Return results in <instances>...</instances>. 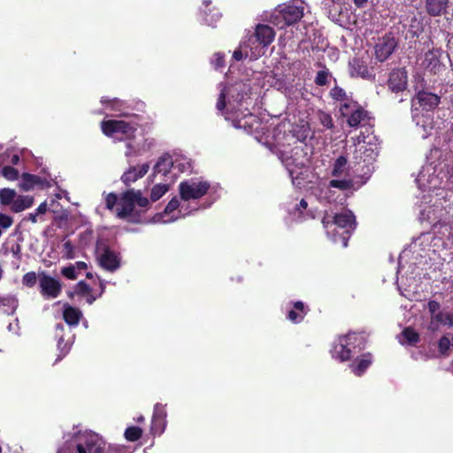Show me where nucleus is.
Here are the masks:
<instances>
[{"instance_id":"obj_1","label":"nucleus","mask_w":453,"mask_h":453,"mask_svg":"<svg viewBox=\"0 0 453 453\" xmlns=\"http://www.w3.org/2000/svg\"><path fill=\"white\" fill-rule=\"evenodd\" d=\"M220 92L217 101L216 108L220 111L226 120H231L236 128H245L251 122L246 120L247 118L253 119L254 116L246 107L244 111L241 109L242 104H248L245 98L246 85L238 82L229 87L220 85Z\"/></svg>"},{"instance_id":"obj_2","label":"nucleus","mask_w":453,"mask_h":453,"mask_svg":"<svg viewBox=\"0 0 453 453\" xmlns=\"http://www.w3.org/2000/svg\"><path fill=\"white\" fill-rule=\"evenodd\" d=\"M285 126L279 125L273 130V144L279 148V157L285 165L289 172V175L294 179L296 173L295 168H302L305 165L303 150L300 147H295L290 150L285 148L286 142L290 145L291 142L296 139L299 142H303L310 134V127L308 124H303L293 129V134H286L284 129Z\"/></svg>"},{"instance_id":"obj_3","label":"nucleus","mask_w":453,"mask_h":453,"mask_svg":"<svg viewBox=\"0 0 453 453\" xmlns=\"http://www.w3.org/2000/svg\"><path fill=\"white\" fill-rule=\"evenodd\" d=\"M322 224L333 242H341L342 247H347L349 237L356 227L355 216L350 211L344 210L334 215L326 212Z\"/></svg>"},{"instance_id":"obj_4","label":"nucleus","mask_w":453,"mask_h":453,"mask_svg":"<svg viewBox=\"0 0 453 453\" xmlns=\"http://www.w3.org/2000/svg\"><path fill=\"white\" fill-rule=\"evenodd\" d=\"M365 348V341L362 335L355 333L348 334L340 338L331 350L332 357L341 362L350 360L352 354Z\"/></svg>"},{"instance_id":"obj_5","label":"nucleus","mask_w":453,"mask_h":453,"mask_svg":"<svg viewBox=\"0 0 453 453\" xmlns=\"http://www.w3.org/2000/svg\"><path fill=\"white\" fill-rule=\"evenodd\" d=\"M142 208L149 206L150 202L143 196L140 190L130 189L124 192L119 199L117 207V216L119 219H126L133 214L134 205Z\"/></svg>"},{"instance_id":"obj_6","label":"nucleus","mask_w":453,"mask_h":453,"mask_svg":"<svg viewBox=\"0 0 453 453\" xmlns=\"http://www.w3.org/2000/svg\"><path fill=\"white\" fill-rule=\"evenodd\" d=\"M103 133L116 140H130L134 137L137 127L124 120H105L101 123Z\"/></svg>"},{"instance_id":"obj_7","label":"nucleus","mask_w":453,"mask_h":453,"mask_svg":"<svg viewBox=\"0 0 453 453\" xmlns=\"http://www.w3.org/2000/svg\"><path fill=\"white\" fill-rule=\"evenodd\" d=\"M333 180L329 181V188H335L340 190H348L353 187V180L347 166V159L339 157L332 170Z\"/></svg>"},{"instance_id":"obj_8","label":"nucleus","mask_w":453,"mask_h":453,"mask_svg":"<svg viewBox=\"0 0 453 453\" xmlns=\"http://www.w3.org/2000/svg\"><path fill=\"white\" fill-rule=\"evenodd\" d=\"M303 15V6L301 2L293 1L279 6L275 18L279 20L277 25L280 27L297 22Z\"/></svg>"},{"instance_id":"obj_9","label":"nucleus","mask_w":453,"mask_h":453,"mask_svg":"<svg viewBox=\"0 0 453 453\" xmlns=\"http://www.w3.org/2000/svg\"><path fill=\"white\" fill-rule=\"evenodd\" d=\"M339 110L342 116L347 119V122L351 127L365 125L369 119L367 111L355 101L339 105Z\"/></svg>"},{"instance_id":"obj_10","label":"nucleus","mask_w":453,"mask_h":453,"mask_svg":"<svg viewBox=\"0 0 453 453\" xmlns=\"http://www.w3.org/2000/svg\"><path fill=\"white\" fill-rule=\"evenodd\" d=\"M210 188V184L204 180H189L180 182L179 186L180 195L182 200L199 199L204 196Z\"/></svg>"},{"instance_id":"obj_11","label":"nucleus","mask_w":453,"mask_h":453,"mask_svg":"<svg viewBox=\"0 0 453 453\" xmlns=\"http://www.w3.org/2000/svg\"><path fill=\"white\" fill-rule=\"evenodd\" d=\"M104 285H75L73 291L68 292V296L77 301L85 299L88 303L91 304L104 291Z\"/></svg>"},{"instance_id":"obj_12","label":"nucleus","mask_w":453,"mask_h":453,"mask_svg":"<svg viewBox=\"0 0 453 453\" xmlns=\"http://www.w3.org/2000/svg\"><path fill=\"white\" fill-rule=\"evenodd\" d=\"M78 453H105L104 443L96 434L86 433L79 438Z\"/></svg>"},{"instance_id":"obj_13","label":"nucleus","mask_w":453,"mask_h":453,"mask_svg":"<svg viewBox=\"0 0 453 453\" xmlns=\"http://www.w3.org/2000/svg\"><path fill=\"white\" fill-rule=\"evenodd\" d=\"M397 43L398 39L393 32H389L381 38H379L374 46L376 58L380 62L388 59L395 50Z\"/></svg>"},{"instance_id":"obj_14","label":"nucleus","mask_w":453,"mask_h":453,"mask_svg":"<svg viewBox=\"0 0 453 453\" xmlns=\"http://www.w3.org/2000/svg\"><path fill=\"white\" fill-rule=\"evenodd\" d=\"M411 253H418L417 244L414 243L411 245V250H403L399 256V267L397 271V275H402V279L403 276H406V280H420L422 278L420 277L419 272H415V268L410 271L411 265L408 264V260L410 259Z\"/></svg>"},{"instance_id":"obj_15","label":"nucleus","mask_w":453,"mask_h":453,"mask_svg":"<svg viewBox=\"0 0 453 453\" xmlns=\"http://www.w3.org/2000/svg\"><path fill=\"white\" fill-rule=\"evenodd\" d=\"M434 173L435 171L431 165L422 167L416 179V182L420 189L432 191L440 186L441 180Z\"/></svg>"},{"instance_id":"obj_16","label":"nucleus","mask_w":453,"mask_h":453,"mask_svg":"<svg viewBox=\"0 0 453 453\" xmlns=\"http://www.w3.org/2000/svg\"><path fill=\"white\" fill-rule=\"evenodd\" d=\"M412 119L418 129L417 132L421 138L426 139L434 129L433 118L429 113L419 112L418 108L412 109Z\"/></svg>"},{"instance_id":"obj_17","label":"nucleus","mask_w":453,"mask_h":453,"mask_svg":"<svg viewBox=\"0 0 453 453\" xmlns=\"http://www.w3.org/2000/svg\"><path fill=\"white\" fill-rule=\"evenodd\" d=\"M173 157L169 154H165L160 157L153 168L154 177L157 178L159 174L164 176L165 180H170L171 176H174V180L177 178V173H173Z\"/></svg>"},{"instance_id":"obj_18","label":"nucleus","mask_w":453,"mask_h":453,"mask_svg":"<svg viewBox=\"0 0 453 453\" xmlns=\"http://www.w3.org/2000/svg\"><path fill=\"white\" fill-rule=\"evenodd\" d=\"M97 260L99 265L107 271H114L119 266V257L109 248H97Z\"/></svg>"},{"instance_id":"obj_19","label":"nucleus","mask_w":453,"mask_h":453,"mask_svg":"<svg viewBox=\"0 0 453 453\" xmlns=\"http://www.w3.org/2000/svg\"><path fill=\"white\" fill-rule=\"evenodd\" d=\"M166 411L165 405L157 403L154 406L150 430L154 435H160L166 426Z\"/></svg>"},{"instance_id":"obj_20","label":"nucleus","mask_w":453,"mask_h":453,"mask_svg":"<svg viewBox=\"0 0 453 453\" xmlns=\"http://www.w3.org/2000/svg\"><path fill=\"white\" fill-rule=\"evenodd\" d=\"M63 275L70 280H78V283H84L83 279L80 277L86 275L87 278L91 279V273L87 272V264L84 262H77L75 265H72L62 269Z\"/></svg>"},{"instance_id":"obj_21","label":"nucleus","mask_w":453,"mask_h":453,"mask_svg":"<svg viewBox=\"0 0 453 453\" xmlns=\"http://www.w3.org/2000/svg\"><path fill=\"white\" fill-rule=\"evenodd\" d=\"M420 65L431 73H439L442 65L440 62V52L437 50H428L422 58H420Z\"/></svg>"},{"instance_id":"obj_22","label":"nucleus","mask_w":453,"mask_h":453,"mask_svg":"<svg viewBox=\"0 0 453 453\" xmlns=\"http://www.w3.org/2000/svg\"><path fill=\"white\" fill-rule=\"evenodd\" d=\"M440 103V98L438 96L433 93L420 91L418 92L414 99L412 100V109L417 108L416 104H418L420 107H423L426 111L436 107Z\"/></svg>"},{"instance_id":"obj_23","label":"nucleus","mask_w":453,"mask_h":453,"mask_svg":"<svg viewBox=\"0 0 453 453\" xmlns=\"http://www.w3.org/2000/svg\"><path fill=\"white\" fill-rule=\"evenodd\" d=\"M150 165L145 163L137 166H131L121 176V180L126 185H130L142 178L149 171Z\"/></svg>"},{"instance_id":"obj_24","label":"nucleus","mask_w":453,"mask_h":453,"mask_svg":"<svg viewBox=\"0 0 453 453\" xmlns=\"http://www.w3.org/2000/svg\"><path fill=\"white\" fill-rule=\"evenodd\" d=\"M407 85V72L404 69H396L391 72L388 87L392 91L399 92L405 89Z\"/></svg>"},{"instance_id":"obj_25","label":"nucleus","mask_w":453,"mask_h":453,"mask_svg":"<svg viewBox=\"0 0 453 453\" xmlns=\"http://www.w3.org/2000/svg\"><path fill=\"white\" fill-rule=\"evenodd\" d=\"M372 363V355L366 352L356 358L349 365L352 372L356 376H362Z\"/></svg>"},{"instance_id":"obj_26","label":"nucleus","mask_w":453,"mask_h":453,"mask_svg":"<svg viewBox=\"0 0 453 453\" xmlns=\"http://www.w3.org/2000/svg\"><path fill=\"white\" fill-rule=\"evenodd\" d=\"M309 311L310 309L308 306H305L303 302H293L292 309L288 311L287 319L292 323L298 324L303 320L304 317L308 314Z\"/></svg>"},{"instance_id":"obj_27","label":"nucleus","mask_w":453,"mask_h":453,"mask_svg":"<svg viewBox=\"0 0 453 453\" xmlns=\"http://www.w3.org/2000/svg\"><path fill=\"white\" fill-rule=\"evenodd\" d=\"M242 42L246 44L251 60L257 59L264 55L267 48L260 41H254L253 35H250L246 40L242 41Z\"/></svg>"},{"instance_id":"obj_28","label":"nucleus","mask_w":453,"mask_h":453,"mask_svg":"<svg viewBox=\"0 0 453 453\" xmlns=\"http://www.w3.org/2000/svg\"><path fill=\"white\" fill-rule=\"evenodd\" d=\"M254 41H260L265 46L268 47L274 39V31L267 25H258L255 33L252 35Z\"/></svg>"},{"instance_id":"obj_29","label":"nucleus","mask_w":453,"mask_h":453,"mask_svg":"<svg viewBox=\"0 0 453 453\" xmlns=\"http://www.w3.org/2000/svg\"><path fill=\"white\" fill-rule=\"evenodd\" d=\"M81 317L82 313L80 309L73 307L68 303L64 304L63 319L67 325L71 326H77Z\"/></svg>"},{"instance_id":"obj_30","label":"nucleus","mask_w":453,"mask_h":453,"mask_svg":"<svg viewBox=\"0 0 453 453\" xmlns=\"http://www.w3.org/2000/svg\"><path fill=\"white\" fill-rule=\"evenodd\" d=\"M449 0H426V10L431 16H441L446 12Z\"/></svg>"},{"instance_id":"obj_31","label":"nucleus","mask_w":453,"mask_h":453,"mask_svg":"<svg viewBox=\"0 0 453 453\" xmlns=\"http://www.w3.org/2000/svg\"><path fill=\"white\" fill-rule=\"evenodd\" d=\"M174 183V176L170 177V180H165L153 186L150 192V200L156 202L159 200Z\"/></svg>"},{"instance_id":"obj_32","label":"nucleus","mask_w":453,"mask_h":453,"mask_svg":"<svg viewBox=\"0 0 453 453\" xmlns=\"http://www.w3.org/2000/svg\"><path fill=\"white\" fill-rule=\"evenodd\" d=\"M348 0H324L323 1V5L326 9L328 10V15L329 17L333 19V20H335L337 19V11H335L334 12H333L332 10V7L334 4H344L347 3ZM354 4H356L357 7L358 8H361V7H365L368 2V0H353Z\"/></svg>"},{"instance_id":"obj_33","label":"nucleus","mask_w":453,"mask_h":453,"mask_svg":"<svg viewBox=\"0 0 453 453\" xmlns=\"http://www.w3.org/2000/svg\"><path fill=\"white\" fill-rule=\"evenodd\" d=\"M349 73L351 76L367 78L369 72L366 65L359 59L354 58L349 63Z\"/></svg>"},{"instance_id":"obj_34","label":"nucleus","mask_w":453,"mask_h":453,"mask_svg":"<svg viewBox=\"0 0 453 453\" xmlns=\"http://www.w3.org/2000/svg\"><path fill=\"white\" fill-rule=\"evenodd\" d=\"M356 153L360 154L359 156L358 155L356 156V159H358V158L360 160L363 159L365 162L369 161V159H372L373 155H374V151H373V149L372 148V146H369L364 141L361 142L360 140L358 141V143L357 144Z\"/></svg>"},{"instance_id":"obj_35","label":"nucleus","mask_w":453,"mask_h":453,"mask_svg":"<svg viewBox=\"0 0 453 453\" xmlns=\"http://www.w3.org/2000/svg\"><path fill=\"white\" fill-rule=\"evenodd\" d=\"M33 203V197L29 196H19L14 198V201L12 203V210L15 212H19L27 208H30Z\"/></svg>"},{"instance_id":"obj_36","label":"nucleus","mask_w":453,"mask_h":453,"mask_svg":"<svg viewBox=\"0 0 453 453\" xmlns=\"http://www.w3.org/2000/svg\"><path fill=\"white\" fill-rule=\"evenodd\" d=\"M172 157L173 173H177L178 174L190 169L189 160L186 157L178 154L172 155Z\"/></svg>"},{"instance_id":"obj_37","label":"nucleus","mask_w":453,"mask_h":453,"mask_svg":"<svg viewBox=\"0 0 453 453\" xmlns=\"http://www.w3.org/2000/svg\"><path fill=\"white\" fill-rule=\"evenodd\" d=\"M441 205L437 204V199L433 206L424 207L420 211V218L423 220L434 221L439 218L438 212L441 211Z\"/></svg>"},{"instance_id":"obj_38","label":"nucleus","mask_w":453,"mask_h":453,"mask_svg":"<svg viewBox=\"0 0 453 453\" xmlns=\"http://www.w3.org/2000/svg\"><path fill=\"white\" fill-rule=\"evenodd\" d=\"M330 96L334 101L339 102L340 105L341 104H345L348 102H354L351 98H349V96H348L346 91L343 88H342L341 87H339V86H334L330 90Z\"/></svg>"},{"instance_id":"obj_39","label":"nucleus","mask_w":453,"mask_h":453,"mask_svg":"<svg viewBox=\"0 0 453 453\" xmlns=\"http://www.w3.org/2000/svg\"><path fill=\"white\" fill-rule=\"evenodd\" d=\"M41 294L46 299L55 298L61 292V285H40Z\"/></svg>"},{"instance_id":"obj_40","label":"nucleus","mask_w":453,"mask_h":453,"mask_svg":"<svg viewBox=\"0 0 453 453\" xmlns=\"http://www.w3.org/2000/svg\"><path fill=\"white\" fill-rule=\"evenodd\" d=\"M402 335L407 344L416 346L420 340L419 334L411 326L405 327L402 331Z\"/></svg>"},{"instance_id":"obj_41","label":"nucleus","mask_w":453,"mask_h":453,"mask_svg":"<svg viewBox=\"0 0 453 453\" xmlns=\"http://www.w3.org/2000/svg\"><path fill=\"white\" fill-rule=\"evenodd\" d=\"M143 431L141 427L132 426L126 428L124 436L127 441H136L142 436Z\"/></svg>"},{"instance_id":"obj_42","label":"nucleus","mask_w":453,"mask_h":453,"mask_svg":"<svg viewBox=\"0 0 453 453\" xmlns=\"http://www.w3.org/2000/svg\"><path fill=\"white\" fill-rule=\"evenodd\" d=\"M15 197H16V192L14 189H11V188L0 189V203L2 204L8 205L10 203H12Z\"/></svg>"},{"instance_id":"obj_43","label":"nucleus","mask_w":453,"mask_h":453,"mask_svg":"<svg viewBox=\"0 0 453 453\" xmlns=\"http://www.w3.org/2000/svg\"><path fill=\"white\" fill-rule=\"evenodd\" d=\"M331 79H333L332 73L327 69H324L317 73L314 81L318 86H324L327 84Z\"/></svg>"},{"instance_id":"obj_44","label":"nucleus","mask_w":453,"mask_h":453,"mask_svg":"<svg viewBox=\"0 0 453 453\" xmlns=\"http://www.w3.org/2000/svg\"><path fill=\"white\" fill-rule=\"evenodd\" d=\"M435 320L441 325L452 326H453V315L450 313H444L441 311H438L435 315H434Z\"/></svg>"},{"instance_id":"obj_45","label":"nucleus","mask_w":453,"mask_h":453,"mask_svg":"<svg viewBox=\"0 0 453 453\" xmlns=\"http://www.w3.org/2000/svg\"><path fill=\"white\" fill-rule=\"evenodd\" d=\"M317 118L319 123L326 128L331 129L334 127V122L331 115L327 112L319 111L317 113Z\"/></svg>"},{"instance_id":"obj_46","label":"nucleus","mask_w":453,"mask_h":453,"mask_svg":"<svg viewBox=\"0 0 453 453\" xmlns=\"http://www.w3.org/2000/svg\"><path fill=\"white\" fill-rule=\"evenodd\" d=\"M244 58H250L249 50H247L246 44H243L242 42L240 43V46L237 50H235L233 53V58L235 61H240L243 59Z\"/></svg>"},{"instance_id":"obj_47","label":"nucleus","mask_w":453,"mask_h":453,"mask_svg":"<svg viewBox=\"0 0 453 453\" xmlns=\"http://www.w3.org/2000/svg\"><path fill=\"white\" fill-rule=\"evenodd\" d=\"M35 176L29 174V173H24L22 176V181L20 183V187L24 190H29L33 185L35 182Z\"/></svg>"},{"instance_id":"obj_48","label":"nucleus","mask_w":453,"mask_h":453,"mask_svg":"<svg viewBox=\"0 0 453 453\" xmlns=\"http://www.w3.org/2000/svg\"><path fill=\"white\" fill-rule=\"evenodd\" d=\"M2 174L8 180H15L19 177V172L12 166H4Z\"/></svg>"},{"instance_id":"obj_49","label":"nucleus","mask_w":453,"mask_h":453,"mask_svg":"<svg viewBox=\"0 0 453 453\" xmlns=\"http://www.w3.org/2000/svg\"><path fill=\"white\" fill-rule=\"evenodd\" d=\"M450 341L447 336H442L438 342V349L441 355H447L449 349Z\"/></svg>"},{"instance_id":"obj_50","label":"nucleus","mask_w":453,"mask_h":453,"mask_svg":"<svg viewBox=\"0 0 453 453\" xmlns=\"http://www.w3.org/2000/svg\"><path fill=\"white\" fill-rule=\"evenodd\" d=\"M180 206V202L179 200L174 197L173 198L169 203L168 204L166 205L165 209V212H164V216L163 217H166L168 215H170L172 212H173L176 209H178Z\"/></svg>"},{"instance_id":"obj_51","label":"nucleus","mask_w":453,"mask_h":453,"mask_svg":"<svg viewBox=\"0 0 453 453\" xmlns=\"http://www.w3.org/2000/svg\"><path fill=\"white\" fill-rule=\"evenodd\" d=\"M118 198L114 193H110L105 196V205L109 210H113L114 206L118 205Z\"/></svg>"},{"instance_id":"obj_52","label":"nucleus","mask_w":453,"mask_h":453,"mask_svg":"<svg viewBox=\"0 0 453 453\" xmlns=\"http://www.w3.org/2000/svg\"><path fill=\"white\" fill-rule=\"evenodd\" d=\"M141 154V151L138 148L134 146L131 142H127V150L125 152V156L127 157H136Z\"/></svg>"},{"instance_id":"obj_53","label":"nucleus","mask_w":453,"mask_h":453,"mask_svg":"<svg viewBox=\"0 0 453 453\" xmlns=\"http://www.w3.org/2000/svg\"><path fill=\"white\" fill-rule=\"evenodd\" d=\"M211 64L214 65L216 69L220 68L224 65V56L221 53L214 54Z\"/></svg>"},{"instance_id":"obj_54","label":"nucleus","mask_w":453,"mask_h":453,"mask_svg":"<svg viewBox=\"0 0 453 453\" xmlns=\"http://www.w3.org/2000/svg\"><path fill=\"white\" fill-rule=\"evenodd\" d=\"M62 252L64 253V256L66 257L67 258H72L73 257V245L71 242L67 241L64 242Z\"/></svg>"},{"instance_id":"obj_55","label":"nucleus","mask_w":453,"mask_h":453,"mask_svg":"<svg viewBox=\"0 0 453 453\" xmlns=\"http://www.w3.org/2000/svg\"><path fill=\"white\" fill-rule=\"evenodd\" d=\"M427 307L432 317L433 315H435L439 311L440 303L434 300H431L428 302Z\"/></svg>"},{"instance_id":"obj_56","label":"nucleus","mask_w":453,"mask_h":453,"mask_svg":"<svg viewBox=\"0 0 453 453\" xmlns=\"http://www.w3.org/2000/svg\"><path fill=\"white\" fill-rule=\"evenodd\" d=\"M12 224V219L11 217L5 214H0V226L8 228Z\"/></svg>"},{"instance_id":"obj_57","label":"nucleus","mask_w":453,"mask_h":453,"mask_svg":"<svg viewBox=\"0 0 453 453\" xmlns=\"http://www.w3.org/2000/svg\"><path fill=\"white\" fill-rule=\"evenodd\" d=\"M37 281V275L34 272L27 273L23 277V283H35Z\"/></svg>"},{"instance_id":"obj_58","label":"nucleus","mask_w":453,"mask_h":453,"mask_svg":"<svg viewBox=\"0 0 453 453\" xmlns=\"http://www.w3.org/2000/svg\"><path fill=\"white\" fill-rule=\"evenodd\" d=\"M58 349H61V352L63 353V355H65L69 351V349H70V346L68 345L67 342H65L64 344V340H63L62 335L59 336V339L58 341Z\"/></svg>"},{"instance_id":"obj_59","label":"nucleus","mask_w":453,"mask_h":453,"mask_svg":"<svg viewBox=\"0 0 453 453\" xmlns=\"http://www.w3.org/2000/svg\"><path fill=\"white\" fill-rule=\"evenodd\" d=\"M308 207V203L304 200V199H302L298 204H296V212H298L299 216H302L303 213V211L306 210Z\"/></svg>"},{"instance_id":"obj_60","label":"nucleus","mask_w":453,"mask_h":453,"mask_svg":"<svg viewBox=\"0 0 453 453\" xmlns=\"http://www.w3.org/2000/svg\"><path fill=\"white\" fill-rule=\"evenodd\" d=\"M440 324L435 320L434 315L431 317L430 324L428 325V330L431 332H436L439 330Z\"/></svg>"},{"instance_id":"obj_61","label":"nucleus","mask_w":453,"mask_h":453,"mask_svg":"<svg viewBox=\"0 0 453 453\" xmlns=\"http://www.w3.org/2000/svg\"><path fill=\"white\" fill-rule=\"evenodd\" d=\"M16 299L13 297H1L0 296V305H14L16 303Z\"/></svg>"},{"instance_id":"obj_62","label":"nucleus","mask_w":453,"mask_h":453,"mask_svg":"<svg viewBox=\"0 0 453 453\" xmlns=\"http://www.w3.org/2000/svg\"><path fill=\"white\" fill-rule=\"evenodd\" d=\"M219 18L220 14L217 12L212 15L211 19H209L208 17L206 16L205 21L208 23V25L212 26L214 22L219 19Z\"/></svg>"},{"instance_id":"obj_63","label":"nucleus","mask_w":453,"mask_h":453,"mask_svg":"<svg viewBox=\"0 0 453 453\" xmlns=\"http://www.w3.org/2000/svg\"><path fill=\"white\" fill-rule=\"evenodd\" d=\"M46 211H47V203H46V202H43L36 209V213L38 215L44 214L46 212Z\"/></svg>"},{"instance_id":"obj_64","label":"nucleus","mask_w":453,"mask_h":453,"mask_svg":"<svg viewBox=\"0 0 453 453\" xmlns=\"http://www.w3.org/2000/svg\"><path fill=\"white\" fill-rule=\"evenodd\" d=\"M37 216H38V214L36 212H35V213H30L27 218L31 222L35 223L37 221Z\"/></svg>"}]
</instances>
